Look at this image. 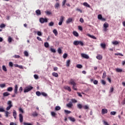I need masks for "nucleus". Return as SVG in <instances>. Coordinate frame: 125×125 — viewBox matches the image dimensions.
I'll return each mask as SVG.
<instances>
[{
	"label": "nucleus",
	"mask_w": 125,
	"mask_h": 125,
	"mask_svg": "<svg viewBox=\"0 0 125 125\" xmlns=\"http://www.w3.org/2000/svg\"><path fill=\"white\" fill-rule=\"evenodd\" d=\"M32 89H33V86H32L26 87L24 90V93H26V92H29V91L32 90Z\"/></svg>",
	"instance_id": "7ed1b4c3"
},
{
	"label": "nucleus",
	"mask_w": 125,
	"mask_h": 125,
	"mask_svg": "<svg viewBox=\"0 0 125 125\" xmlns=\"http://www.w3.org/2000/svg\"><path fill=\"white\" fill-rule=\"evenodd\" d=\"M52 76H53V77H55L56 78H57V77H58V73L56 72H53Z\"/></svg>",
	"instance_id": "bb28decb"
},
{
	"label": "nucleus",
	"mask_w": 125,
	"mask_h": 125,
	"mask_svg": "<svg viewBox=\"0 0 125 125\" xmlns=\"http://www.w3.org/2000/svg\"><path fill=\"white\" fill-rule=\"evenodd\" d=\"M61 107H60V106H56L55 107V110L56 111H59V110H61Z\"/></svg>",
	"instance_id": "e433bc0d"
},
{
	"label": "nucleus",
	"mask_w": 125,
	"mask_h": 125,
	"mask_svg": "<svg viewBox=\"0 0 125 125\" xmlns=\"http://www.w3.org/2000/svg\"><path fill=\"white\" fill-rule=\"evenodd\" d=\"M19 117L20 123H23V115L21 114H20Z\"/></svg>",
	"instance_id": "0eeeda50"
},
{
	"label": "nucleus",
	"mask_w": 125,
	"mask_h": 125,
	"mask_svg": "<svg viewBox=\"0 0 125 125\" xmlns=\"http://www.w3.org/2000/svg\"><path fill=\"white\" fill-rule=\"evenodd\" d=\"M0 112H5V110L3 107L0 108Z\"/></svg>",
	"instance_id": "338daca9"
},
{
	"label": "nucleus",
	"mask_w": 125,
	"mask_h": 125,
	"mask_svg": "<svg viewBox=\"0 0 125 125\" xmlns=\"http://www.w3.org/2000/svg\"><path fill=\"white\" fill-rule=\"evenodd\" d=\"M87 36H89V38H91V39H93V40H96V37H95L93 35H91L90 34H88Z\"/></svg>",
	"instance_id": "412c9836"
},
{
	"label": "nucleus",
	"mask_w": 125,
	"mask_h": 125,
	"mask_svg": "<svg viewBox=\"0 0 125 125\" xmlns=\"http://www.w3.org/2000/svg\"><path fill=\"white\" fill-rule=\"evenodd\" d=\"M79 44L81 46H83L84 45L83 42L82 41H79Z\"/></svg>",
	"instance_id": "72a5a7b5"
},
{
	"label": "nucleus",
	"mask_w": 125,
	"mask_h": 125,
	"mask_svg": "<svg viewBox=\"0 0 125 125\" xmlns=\"http://www.w3.org/2000/svg\"><path fill=\"white\" fill-rule=\"evenodd\" d=\"M23 125H32V124L31 123H23Z\"/></svg>",
	"instance_id": "774afa93"
},
{
	"label": "nucleus",
	"mask_w": 125,
	"mask_h": 125,
	"mask_svg": "<svg viewBox=\"0 0 125 125\" xmlns=\"http://www.w3.org/2000/svg\"><path fill=\"white\" fill-rule=\"evenodd\" d=\"M13 57L14 58H20V56L16 55L15 56H13Z\"/></svg>",
	"instance_id": "0e129e2a"
},
{
	"label": "nucleus",
	"mask_w": 125,
	"mask_h": 125,
	"mask_svg": "<svg viewBox=\"0 0 125 125\" xmlns=\"http://www.w3.org/2000/svg\"><path fill=\"white\" fill-rule=\"evenodd\" d=\"M104 28H109V24L107 22H105L104 24Z\"/></svg>",
	"instance_id": "4be33fe9"
},
{
	"label": "nucleus",
	"mask_w": 125,
	"mask_h": 125,
	"mask_svg": "<svg viewBox=\"0 0 125 125\" xmlns=\"http://www.w3.org/2000/svg\"><path fill=\"white\" fill-rule=\"evenodd\" d=\"M36 94L37 95V96H41V95H42V93H40V91H37L36 92Z\"/></svg>",
	"instance_id": "ea45409f"
},
{
	"label": "nucleus",
	"mask_w": 125,
	"mask_h": 125,
	"mask_svg": "<svg viewBox=\"0 0 125 125\" xmlns=\"http://www.w3.org/2000/svg\"><path fill=\"white\" fill-rule=\"evenodd\" d=\"M77 107L79 108V109H82V108H83V105L81 104H78L77 105Z\"/></svg>",
	"instance_id": "6e6d98bb"
},
{
	"label": "nucleus",
	"mask_w": 125,
	"mask_h": 125,
	"mask_svg": "<svg viewBox=\"0 0 125 125\" xmlns=\"http://www.w3.org/2000/svg\"><path fill=\"white\" fill-rule=\"evenodd\" d=\"M36 13L37 15H41V11L39 9L36 11Z\"/></svg>",
	"instance_id": "cd10ccee"
},
{
	"label": "nucleus",
	"mask_w": 125,
	"mask_h": 125,
	"mask_svg": "<svg viewBox=\"0 0 125 125\" xmlns=\"http://www.w3.org/2000/svg\"><path fill=\"white\" fill-rule=\"evenodd\" d=\"M5 114V117L8 118V115H9V112L8 111H4Z\"/></svg>",
	"instance_id": "c03bdc74"
},
{
	"label": "nucleus",
	"mask_w": 125,
	"mask_h": 125,
	"mask_svg": "<svg viewBox=\"0 0 125 125\" xmlns=\"http://www.w3.org/2000/svg\"><path fill=\"white\" fill-rule=\"evenodd\" d=\"M116 111H111V112H110V115L111 116H115V115H116Z\"/></svg>",
	"instance_id": "a18cd8bd"
},
{
	"label": "nucleus",
	"mask_w": 125,
	"mask_h": 125,
	"mask_svg": "<svg viewBox=\"0 0 125 125\" xmlns=\"http://www.w3.org/2000/svg\"><path fill=\"white\" fill-rule=\"evenodd\" d=\"M53 25H54V22L51 21L49 23V26H53Z\"/></svg>",
	"instance_id": "bf43d9fd"
},
{
	"label": "nucleus",
	"mask_w": 125,
	"mask_h": 125,
	"mask_svg": "<svg viewBox=\"0 0 125 125\" xmlns=\"http://www.w3.org/2000/svg\"><path fill=\"white\" fill-rule=\"evenodd\" d=\"M5 27V24H4V23H2L0 25V28H2Z\"/></svg>",
	"instance_id": "603ef678"
},
{
	"label": "nucleus",
	"mask_w": 125,
	"mask_h": 125,
	"mask_svg": "<svg viewBox=\"0 0 125 125\" xmlns=\"http://www.w3.org/2000/svg\"><path fill=\"white\" fill-rule=\"evenodd\" d=\"M24 54L25 56H26V57H28L29 56V53L27 51H25L24 52Z\"/></svg>",
	"instance_id": "4c0bfd02"
},
{
	"label": "nucleus",
	"mask_w": 125,
	"mask_h": 125,
	"mask_svg": "<svg viewBox=\"0 0 125 125\" xmlns=\"http://www.w3.org/2000/svg\"><path fill=\"white\" fill-rule=\"evenodd\" d=\"M50 50L51 52H53V53H55V52H56V50L52 48H50Z\"/></svg>",
	"instance_id": "c756f323"
},
{
	"label": "nucleus",
	"mask_w": 125,
	"mask_h": 125,
	"mask_svg": "<svg viewBox=\"0 0 125 125\" xmlns=\"http://www.w3.org/2000/svg\"><path fill=\"white\" fill-rule=\"evenodd\" d=\"M64 112L66 114H70L71 111L67 110H64Z\"/></svg>",
	"instance_id": "052dcab7"
},
{
	"label": "nucleus",
	"mask_w": 125,
	"mask_h": 125,
	"mask_svg": "<svg viewBox=\"0 0 125 125\" xmlns=\"http://www.w3.org/2000/svg\"><path fill=\"white\" fill-rule=\"evenodd\" d=\"M71 22H73V19H72L71 18H69L66 21V23L69 24V23H71Z\"/></svg>",
	"instance_id": "1a4fd4ad"
},
{
	"label": "nucleus",
	"mask_w": 125,
	"mask_h": 125,
	"mask_svg": "<svg viewBox=\"0 0 125 125\" xmlns=\"http://www.w3.org/2000/svg\"><path fill=\"white\" fill-rule=\"evenodd\" d=\"M77 68L78 69H82L83 68V65L82 64H78L76 65Z\"/></svg>",
	"instance_id": "c85d7f7f"
},
{
	"label": "nucleus",
	"mask_w": 125,
	"mask_h": 125,
	"mask_svg": "<svg viewBox=\"0 0 125 125\" xmlns=\"http://www.w3.org/2000/svg\"><path fill=\"white\" fill-rule=\"evenodd\" d=\"M115 55L120 56H124V55L121 53H117L115 54Z\"/></svg>",
	"instance_id": "49530a36"
},
{
	"label": "nucleus",
	"mask_w": 125,
	"mask_h": 125,
	"mask_svg": "<svg viewBox=\"0 0 125 125\" xmlns=\"http://www.w3.org/2000/svg\"><path fill=\"white\" fill-rule=\"evenodd\" d=\"M32 116H33V117H38V113H37L36 112L33 113L32 114Z\"/></svg>",
	"instance_id": "864d4df0"
},
{
	"label": "nucleus",
	"mask_w": 125,
	"mask_h": 125,
	"mask_svg": "<svg viewBox=\"0 0 125 125\" xmlns=\"http://www.w3.org/2000/svg\"><path fill=\"white\" fill-rule=\"evenodd\" d=\"M62 57L64 58V59H66L67 57H68V54H67V53H64Z\"/></svg>",
	"instance_id": "f704fd0d"
},
{
	"label": "nucleus",
	"mask_w": 125,
	"mask_h": 125,
	"mask_svg": "<svg viewBox=\"0 0 125 125\" xmlns=\"http://www.w3.org/2000/svg\"><path fill=\"white\" fill-rule=\"evenodd\" d=\"M0 87H1V88H3V87H5V83L0 84Z\"/></svg>",
	"instance_id": "5fc2aeb1"
},
{
	"label": "nucleus",
	"mask_w": 125,
	"mask_h": 125,
	"mask_svg": "<svg viewBox=\"0 0 125 125\" xmlns=\"http://www.w3.org/2000/svg\"><path fill=\"white\" fill-rule=\"evenodd\" d=\"M12 90H13V88H12V87H8L7 91H12Z\"/></svg>",
	"instance_id": "a19ab883"
},
{
	"label": "nucleus",
	"mask_w": 125,
	"mask_h": 125,
	"mask_svg": "<svg viewBox=\"0 0 125 125\" xmlns=\"http://www.w3.org/2000/svg\"><path fill=\"white\" fill-rule=\"evenodd\" d=\"M97 59H98V60H102V58H103V57L102 55L99 54L96 57Z\"/></svg>",
	"instance_id": "9b49d317"
},
{
	"label": "nucleus",
	"mask_w": 125,
	"mask_h": 125,
	"mask_svg": "<svg viewBox=\"0 0 125 125\" xmlns=\"http://www.w3.org/2000/svg\"><path fill=\"white\" fill-rule=\"evenodd\" d=\"M7 105H8V106L6 107V110L7 111H8L10 110V109H11V107H12V106H13L12 105V102H11V101H8L7 103Z\"/></svg>",
	"instance_id": "f03ea898"
},
{
	"label": "nucleus",
	"mask_w": 125,
	"mask_h": 125,
	"mask_svg": "<svg viewBox=\"0 0 125 125\" xmlns=\"http://www.w3.org/2000/svg\"><path fill=\"white\" fill-rule=\"evenodd\" d=\"M98 19H99V20H101V19H102V15H101V14L98 15Z\"/></svg>",
	"instance_id": "de8ad7c7"
},
{
	"label": "nucleus",
	"mask_w": 125,
	"mask_h": 125,
	"mask_svg": "<svg viewBox=\"0 0 125 125\" xmlns=\"http://www.w3.org/2000/svg\"><path fill=\"white\" fill-rule=\"evenodd\" d=\"M66 106L68 107V108H72V107L73 106V104H72V103H69L68 104H66Z\"/></svg>",
	"instance_id": "6ab92c4d"
},
{
	"label": "nucleus",
	"mask_w": 125,
	"mask_h": 125,
	"mask_svg": "<svg viewBox=\"0 0 125 125\" xmlns=\"http://www.w3.org/2000/svg\"><path fill=\"white\" fill-rule=\"evenodd\" d=\"M94 84H98V81L97 80H94L93 81Z\"/></svg>",
	"instance_id": "680f3d73"
},
{
	"label": "nucleus",
	"mask_w": 125,
	"mask_h": 125,
	"mask_svg": "<svg viewBox=\"0 0 125 125\" xmlns=\"http://www.w3.org/2000/svg\"><path fill=\"white\" fill-rule=\"evenodd\" d=\"M53 33L55 34V36H57L58 35V32H57L56 29H54L53 30Z\"/></svg>",
	"instance_id": "a878e982"
},
{
	"label": "nucleus",
	"mask_w": 125,
	"mask_h": 125,
	"mask_svg": "<svg viewBox=\"0 0 125 125\" xmlns=\"http://www.w3.org/2000/svg\"><path fill=\"white\" fill-rule=\"evenodd\" d=\"M13 116L14 119H15V120H16V116H17V112H16V111H15V110H13Z\"/></svg>",
	"instance_id": "9d476101"
},
{
	"label": "nucleus",
	"mask_w": 125,
	"mask_h": 125,
	"mask_svg": "<svg viewBox=\"0 0 125 125\" xmlns=\"http://www.w3.org/2000/svg\"><path fill=\"white\" fill-rule=\"evenodd\" d=\"M41 95H42L43 96H44L45 97H46V96H47V94L45 92H42Z\"/></svg>",
	"instance_id": "4d7b16f0"
},
{
	"label": "nucleus",
	"mask_w": 125,
	"mask_h": 125,
	"mask_svg": "<svg viewBox=\"0 0 125 125\" xmlns=\"http://www.w3.org/2000/svg\"><path fill=\"white\" fill-rule=\"evenodd\" d=\"M9 67H13V63L11 62H9Z\"/></svg>",
	"instance_id": "3c124183"
},
{
	"label": "nucleus",
	"mask_w": 125,
	"mask_h": 125,
	"mask_svg": "<svg viewBox=\"0 0 125 125\" xmlns=\"http://www.w3.org/2000/svg\"><path fill=\"white\" fill-rule=\"evenodd\" d=\"M18 85H15V89H14V94H17L18 93Z\"/></svg>",
	"instance_id": "423d86ee"
},
{
	"label": "nucleus",
	"mask_w": 125,
	"mask_h": 125,
	"mask_svg": "<svg viewBox=\"0 0 125 125\" xmlns=\"http://www.w3.org/2000/svg\"><path fill=\"white\" fill-rule=\"evenodd\" d=\"M83 108L85 109V110H87V109H89V107H88V106H87V105H84V106H83Z\"/></svg>",
	"instance_id": "13d9d810"
},
{
	"label": "nucleus",
	"mask_w": 125,
	"mask_h": 125,
	"mask_svg": "<svg viewBox=\"0 0 125 125\" xmlns=\"http://www.w3.org/2000/svg\"><path fill=\"white\" fill-rule=\"evenodd\" d=\"M37 35H38V36H39L40 37H42V32L40 31H37Z\"/></svg>",
	"instance_id": "8fccbe9b"
},
{
	"label": "nucleus",
	"mask_w": 125,
	"mask_h": 125,
	"mask_svg": "<svg viewBox=\"0 0 125 125\" xmlns=\"http://www.w3.org/2000/svg\"><path fill=\"white\" fill-rule=\"evenodd\" d=\"M64 89H66V90H68L69 92H71V91L72 90L70 86H64Z\"/></svg>",
	"instance_id": "ddd939ff"
},
{
	"label": "nucleus",
	"mask_w": 125,
	"mask_h": 125,
	"mask_svg": "<svg viewBox=\"0 0 125 125\" xmlns=\"http://www.w3.org/2000/svg\"><path fill=\"white\" fill-rule=\"evenodd\" d=\"M69 120H70V121H71V122H76V119H75V118L74 117H68Z\"/></svg>",
	"instance_id": "4468645a"
},
{
	"label": "nucleus",
	"mask_w": 125,
	"mask_h": 125,
	"mask_svg": "<svg viewBox=\"0 0 125 125\" xmlns=\"http://www.w3.org/2000/svg\"><path fill=\"white\" fill-rule=\"evenodd\" d=\"M70 64H71V60H68L66 62V67H70Z\"/></svg>",
	"instance_id": "f8f14e48"
},
{
	"label": "nucleus",
	"mask_w": 125,
	"mask_h": 125,
	"mask_svg": "<svg viewBox=\"0 0 125 125\" xmlns=\"http://www.w3.org/2000/svg\"><path fill=\"white\" fill-rule=\"evenodd\" d=\"M79 42H80V41H74L73 42V44H74V45H76V46L79 45Z\"/></svg>",
	"instance_id": "f3484780"
},
{
	"label": "nucleus",
	"mask_w": 125,
	"mask_h": 125,
	"mask_svg": "<svg viewBox=\"0 0 125 125\" xmlns=\"http://www.w3.org/2000/svg\"><path fill=\"white\" fill-rule=\"evenodd\" d=\"M113 44H114V45H117V44H119V42L118 41H114L112 42Z\"/></svg>",
	"instance_id": "09e8293b"
},
{
	"label": "nucleus",
	"mask_w": 125,
	"mask_h": 125,
	"mask_svg": "<svg viewBox=\"0 0 125 125\" xmlns=\"http://www.w3.org/2000/svg\"><path fill=\"white\" fill-rule=\"evenodd\" d=\"M2 69L4 72H7V69H6V67L5 65H2Z\"/></svg>",
	"instance_id": "a211bd4d"
},
{
	"label": "nucleus",
	"mask_w": 125,
	"mask_h": 125,
	"mask_svg": "<svg viewBox=\"0 0 125 125\" xmlns=\"http://www.w3.org/2000/svg\"><path fill=\"white\" fill-rule=\"evenodd\" d=\"M8 42L9 43L12 42V38L9 37L8 38Z\"/></svg>",
	"instance_id": "c9c22d12"
},
{
	"label": "nucleus",
	"mask_w": 125,
	"mask_h": 125,
	"mask_svg": "<svg viewBox=\"0 0 125 125\" xmlns=\"http://www.w3.org/2000/svg\"><path fill=\"white\" fill-rule=\"evenodd\" d=\"M58 52L59 54H61V53H62V50L61 49V48H59L58 49Z\"/></svg>",
	"instance_id": "79ce46f5"
},
{
	"label": "nucleus",
	"mask_w": 125,
	"mask_h": 125,
	"mask_svg": "<svg viewBox=\"0 0 125 125\" xmlns=\"http://www.w3.org/2000/svg\"><path fill=\"white\" fill-rule=\"evenodd\" d=\"M51 114L52 117H56V115H57L56 113H55L53 111L51 112Z\"/></svg>",
	"instance_id": "7c9ffc66"
},
{
	"label": "nucleus",
	"mask_w": 125,
	"mask_h": 125,
	"mask_svg": "<svg viewBox=\"0 0 125 125\" xmlns=\"http://www.w3.org/2000/svg\"><path fill=\"white\" fill-rule=\"evenodd\" d=\"M60 6V4H59V3L57 2L55 4V8H56L57 9H58L59 6Z\"/></svg>",
	"instance_id": "aec40b11"
},
{
	"label": "nucleus",
	"mask_w": 125,
	"mask_h": 125,
	"mask_svg": "<svg viewBox=\"0 0 125 125\" xmlns=\"http://www.w3.org/2000/svg\"><path fill=\"white\" fill-rule=\"evenodd\" d=\"M73 34L75 36V37H79V33H78L77 31H73Z\"/></svg>",
	"instance_id": "393cba45"
},
{
	"label": "nucleus",
	"mask_w": 125,
	"mask_h": 125,
	"mask_svg": "<svg viewBox=\"0 0 125 125\" xmlns=\"http://www.w3.org/2000/svg\"><path fill=\"white\" fill-rule=\"evenodd\" d=\"M81 56L83 57V58H85V59H88L89 58L88 55L84 53L81 54Z\"/></svg>",
	"instance_id": "39448f33"
},
{
	"label": "nucleus",
	"mask_w": 125,
	"mask_h": 125,
	"mask_svg": "<svg viewBox=\"0 0 125 125\" xmlns=\"http://www.w3.org/2000/svg\"><path fill=\"white\" fill-rule=\"evenodd\" d=\"M66 3V0H63L62 2V6H64L65 4Z\"/></svg>",
	"instance_id": "e2e57ef3"
},
{
	"label": "nucleus",
	"mask_w": 125,
	"mask_h": 125,
	"mask_svg": "<svg viewBox=\"0 0 125 125\" xmlns=\"http://www.w3.org/2000/svg\"><path fill=\"white\" fill-rule=\"evenodd\" d=\"M8 95H10V94L8 92H5L3 93V96L4 97H5L6 96H8Z\"/></svg>",
	"instance_id": "2eb2a0df"
},
{
	"label": "nucleus",
	"mask_w": 125,
	"mask_h": 125,
	"mask_svg": "<svg viewBox=\"0 0 125 125\" xmlns=\"http://www.w3.org/2000/svg\"><path fill=\"white\" fill-rule=\"evenodd\" d=\"M106 78V72H104L103 74V76H102V78L103 79H105Z\"/></svg>",
	"instance_id": "37998d69"
},
{
	"label": "nucleus",
	"mask_w": 125,
	"mask_h": 125,
	"mask_svg": "<svg viewBox=\"0 0 125 125\" xmlns=\"http://www.w3.org/2000/svg\"><path fill=\"white\" fill-rule=\"evenodd\" d=\"M64 18H65L63 16H61L60 19V21L63 22V21H64Z\"/></svg>",
	"instance_id": "58836bf2"
},
{
	"label": "nucleus",
	"mask_w": 125,
	"mask_h": 125,
	"mask_svg": "<svg viewBox=\"0 0 125 125\" xmlns=\"http://www.w3.org/2000/svg\"><path fill=\"white\" fill-rule=\"evenodd\" d=\"M101 83L104 85H105V84H106V81L104 80H102Z\"/></svg>",
	"instance_id": "69168bd1"
},
{
	"label": "nucleus",
	"mask_w": 125,
	"mask_h": 125,
	"mask_svg": "<svg viewBox=\"0 0 125 125\" xmlns=\"http://www.w3.org/2000/svg\"><path fill=\"white\" fill-rule=\"evenodd\" d=\"M108 113V110L106 109H102V114L104 115V114H107Z\"/></svg>",
	"instance_id": "6e6552de"
},
{
	"label": "nucleus",
	"mask_w": 125,
	"mask_h": 125,
	"mask_svg": "<svg viewBox=\"0 0 125 125\" xmlns=\"http://www.w3.org/2000/svg\"><path fill=\"white\" fill-rule=\"evenodd\" d=\"M83 5L86 6V7H90V5H89V4H87L86 2H84L83 3Z\"/></svg>",
	"instance_id": "2f4dec72"
},
{
	"label": "nucleus",
	"mask_w": 125,
	"mask_h": 125,
	"mask_svg": "<svg viewBox=\"0 0 125 125\" xmlns=\"http://www.w3.org/2000/svg\"><path fill=\"white\" fill-rule=\"evenodd\" d=\"M101 46L103 48V49H105L106 48V44L105 43H101Z\"/></svg>",
	"instance_id": "b1692460"
},
{
	"label": "nucleus",
	"mask_w": 125,
	"mask_h": 125,
	"mask_svg": "<svg viewBox=\"0 0 125 125\" xmlns=\"http://www.w3.org/2000/svg\"><path fill=\"white\" fill-rule=\"evenodd\" d=\"M40 22L42 24L43 23H46L47 22V19L41 18L40 19Z\"/></svg>",
	"instance_id": "20e7f679"
},
{
	"label": "nucleus",
	"mask_w": 125,
	"mask_h": 125,
	"mask_svg": "<svg viewBox=\"0 0 125 125\" xmlns=\"http://www.w3.org/2000/svg\"><path fill=\"white\" fill-rule=\"evenodd\" d=\"M44 45L45 47L47 48V47H48V46H49V44H48V42H45L44 43Z\"/></svg>",
	"instance_id": "473e14b6"
},
{
	"label": "nucleus",
	"mask_w": 125,
	"mask_h": 125,
	"mask_svg": "<svg viewBox=\"0 0 125 125\" xmlns=\"http://www.w3.org/2000/svg\"><path fill=\"white\" fill-rule=\"evenodd\" d=\"M69 84L73 85L72 88L74 90H78V89H77V86H76L77 84L76 83V82H75L74 79H71L69 81Z\"/></svg>",
	"instance_id": "f257e3e1"
},
{
	"label": "nucleus",
	"mask_w": 125,
	"mask_h": 125,
	"mask_svg": "<svg viewBox=\"0 0 125 125\" xmlns=\"http://www.w3.org/2000/svg\"><path fill=\"white\" fill-rule=\"evenodd\" d=\"M45 13H46V15H51L52 14V13L49 11H45Z\"/></svg>",
	"instance_id": "5701e85b"
},
{
	"label": "nucleus",
	"mask_w": 125,
	"mask_h": 125,
	"mask_svg": "<svg viewBox=\"0 0 125 125\" xmlns=\"http://www.w3.org/2000/svg\"><path fill=\"white\" fill-rule=\"evenodd\" d=\"M115 71L117 72V73H122L123 72V69H120V68H116L115 69Z\"/></svg>",
	"instance_id": "dca6fc26"
}]
</instances>
